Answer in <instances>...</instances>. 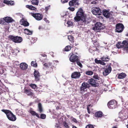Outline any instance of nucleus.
I'll return each mask as SVG.
<instances>
[{
    "mask_svg": "<svg viewBox=\"0 0 128 128\" xmlns=\"http://www.w3.org/2000/svg\"><path fill=\"white\" fill-rule=\"evenodd\" d=\"M74 19L76 22H78V24L79 25L84 26L85 25L89 23L87 18L86 15L84 14L81 8L78 10Z\"/></svg>",
    "mask_w": 128,
    "mask_h": 128,
    "instance_id": "obj_1",
    "label": "nucleus"
},
{
    "mask_svg": "<svg viewBox=\"0 0 128 128\" xmlns=\"http://www.w3.org/2000/svg\"><path fill=\"white\" fill-rule=\"evenodd\" d=\"M1 111L6 114L7 117L10 120L14 121L16 120V116L10 111L4 109H2Z\"/></svg>",
    "mask_w": 128,
    "mask_h": 128,
    "instance_id": "obj_2",
    "label": "nucleus"
},
{
    "mask_svg": "<svg viewBox=\"0 0 128 128\" xmlns=\"http://www.w3.org/2000/svg\"><path fill=\"white\" fill-rule=\"evenodd\" d=\"M8 38L10 40H12L14 42L16 43H20L22 40V37L18 36H15L12 35H10Z\"/></svg>",
    "mask_w": 128,
    "mask_h": 128,
    "instance_id": "obj_3",
    "label": "nucleus"
},
{
    "mask_svg": "<svg viewBox=\"0 0 128 128\" xmlns=\"http://www.w3.org/2000/svg\"><path fill=\"white\" fill-rule=\"evenodd\" d=\"M117 102L114 100H112L108 102V107L110 109L114 108L117 106Z\"/></svg>",
    "mask_w": 128,
    "mask_h": 128,
    "instance_id": "obj_4",
    "label": "nucleus"
},
{
    "mask_svg": "<svg viewBox=\"0 0 128 128\" xmlns=\"http://www.w3.org/2000/svg\"><path fill=\"white\" fill-rule=\"evenodd\" d=\"M92 12L94 15H100L102 12L101 10L98 7H94L92 8Z\"/></svg>",
    "mask_w": 128,
    "mask_h": 128,
    "instance_id": "obj_5",
    "label": "nucleus"
},
{
    "mask_svg": "<svg viewBox=\"0 0 128 128\" xmlns=\"http://www.w3.org/2000/svg\"><path fill=\"white\" fill-rule=\"evenodd\" d=\"M31 15L38 20H42L43 18L42 14L39 13H31Z\"/></svg>",
    "mask_w": 128,
    "mask_h": 128,
    "instance_id": "obj_6",
    "label": "nucleus"
},
{
    "mask_svg": "<svg viewBox=\"0 0 128 128\" xmlns=\"http://www.w3.org/2000/svg\"><path fill=\"white\" fill-rule=\"evenodd\" d=\"M112 71V68L110 66H106V68L104 69L103 72V75L106 76L109 74Z\"/></svg>",
    "mask_w": 128,
    "mask_h": 128,
    "instance_id": "obj_7",
    "label": "nucleus"
},
{
    "mask_svg": "<svg viewBox=\"0 0 128 128\" xmlns=\"http://www.w3.org/2000/svg\"><path fill=\"white\" fill-rule=\"evenodd\" d=\"M124 26L123 24L122 23H118L117 24L116 26V31L118 32H122L124 29Z\"/></svg>",
    "mask_w": 128,
    "mask_h": 128,
    "instance_id": "obj_8",
    "label": "nucleus"
},
{
    "mask_svg": "<svg viewBox=\"0 0 128 128\" xmlns=\"http://www.w3.org/2000/svg\"><path fill=\"white\" fill-rule=\"evenodd\" d=\"M96 80H95L92 78H91L88 80V82L89 84L91 85L92 86L97 87L98 86V84L96 82Z\"/></svg>",
    "mask_w": 128,
    "mask_h": 128,
    "instance_id": "obj_9",
    "label": "nucleus"
},
{
    "mask_svg": "<svg viewBox=\"0 0 128 128\" xmlns=\"http://www.w3.org/2000/svg\"><path fill=\"white\" fill-rule=\"evenodd\" d=\"M90 87V85L88 84L87 83L84 82H83L81 86L80 89L81 91H84L85 89L86 88H88Z\"/></svg>",
    "mask_w": 128,
    "mask_h": 128,
    "instance_id": "obj_10",
    "label": "nucleus"
},
{
    "mask_svg": "<svg viewBox=\"0 0 128 128\" xmlns=\"http://www.w3.org/2000/svg\"><path fill=\"white\" fill-rule=\"evenodd\" d=\"M34 75L35 78V80L36 81H39L40 74L37 70H35L34 73Z\"/></svg>",
    "mask_w": 128,
    "mask_h": 128,
    "instance_id": "obj_11",
    "label": "nucleus"
},
{
    "mask_svg": "<svg viewBox=\"0 0 128 128\" xmlns=\"http://www.w3.org/2000/svg\"><path fill=\"white\" fill-rule=\"evenodd\" d=\"M78 0H72L70 1L69 3V5L70 6H74L77 7L79 4L78 3Z\"/></svg>",
    "mask_w": 128,
    "mask_h": 128,
    "instance_id": "obj_12",
    "label": "nucleus"
},
{
    "mask_svg": "<svg viewBox=\"0 0 128 128\" xmlns=\"http://www.w3.org/2000/svg\"><path fill=\"white\" fill-rule=\"evenodd\" d=\"M70 61L72 62H74L78 61V57L74 54H72L69 58Z\"/></svg>",
    "mask_w": 128,
    "mask_h": 128,
    "instance_id": "obj_13",
    "label": "nucleus"
},
{
    "mask_svg": "<svg viewBox=\"0 0 128 128\" xmlns=\"http://www.w3.org/2000/svg\"><path fill=\"white\" fill-rule=\"evenodd\" d=\"M102 24L100 22H97L92 28V29L95 30H100L102 29Z\"/></svg>",
    "mask_w": 128,
    "mask_h": 128,
    "instance_id": "obj_14",
    "label": "nucleus"
},
{
    "mask_svg": "<svg viewBox=\"0 0 128 128\" xmlns=\"http://www.w3.org/2000/svg\"><path fill=\"white\" fill-rule=\"evenodd\" d=\"M24 93L27 94L28 96H34V94L31 92V89L24 88Z\"/></svg>",
    "mask_w": 128,
    "mask_h": 128,
    "instance_id": "obj_15",
    "label": "nucleus"
},
{
    "mask_svg": "<svg viewBox=\"0 0 128 128\" xmlns=\"http://www.w3.org/2000/svg\"><path fill=\"white\" fill-rule=\"evenodd\" d=\"M81 74L79 72H76L72 73L71 75V78H79Z\"/></svg>",
    "mask_w": 128,
    "mask_h": 128,
    "instance_id": "obj_16",
    "label": "nucleus"
},
{
    "mask_svg": "<svg viewBox=\"0 0 128 128\" xmlns=\"http://www.w3.org/2000/svg\"><path fill=\"white\" fill-rule=\"evenodd\" d=\"M102 14L104 16L107 18H109L112 15L109 11L106 10H103Z\"/></svg>",
    "mask_w": 128,
    "mask_h": 128,
    "instance_id": "obj_17",
    "label": "nucleus"
},
{
    "mask_svg": "<svg viewBox=\"0 0 128 128\" xmlns=\"http://www.w3.org/2000/svg\"><path fill=\"white\" fill-rule=\"evenodd\" d=\"M33 109L31 108L28 110V112L30 113L33 116H36L38 118H40V116L35 111L32 110Z\"/></svg>",
    "mask_w": 128,
    "mask_h": 128,
    "instance_id": "obj_18",
    "label": "nucleus"
},
{
    "mask_svg": "<svg viewBox=\"0 0 128 128\" xmlns=\"http://www.w3.org/2000/svg\"><path fill=\"white\" fill-rule=\"evenodd\" d=\"M70 124V122L68 119L66 120L65 121L63 122L62 123L63 125L66 128H70L69 125Z\"/></svg>",
    "mask_w": 128,
    "mask_h": 128,
    "instance_id": "obj_19",
    "label": "nucleus"
},
{
    "mask_svg": "<svg viewBox=\"0 0 128 128\" xmlns=\"http://www.w3.org/2000/svg\"><path fill=\"white\" fill-rule=\"evenodd\" d=\"M123 46V48L124 49L126 50H128V41L126 40H124L122 43Z\"/></svg>",
    "mask_w": 128,
    "mask_h": 128,
    "instance_id": "obj_20",
    "label": "nucleus"
},
{
    "mask_svg": "<svg viewBox=\"0 0 128 128\" xmlns=\"http://www.w3.org/2000/svg\"><path fill=\"white\" fill-rule=\"evenodd\" d=\"M20 67L22 70H25L27 68L28 65L26 63L23 62L20 64Z\"/></svg>",
    "mask_w": 128,
    "mask_h": 128,
    "instance_id": "obj_21",
    "label": "nucleus"
},
{
    "mask_svg": "<svg viewBox=\"0 0 128 128\" xmlns=\"http://www.w3.org/2000/svg\"><path fill=\"white\" fill-rule=\"evenodd\" d=\"M6 22L11 23L14 21V20L11 17L6 16L4 17Z\"/></svg>",
    "mask_w": 128,
    "mask_h": 128,
    "instance_id": "obj_22",
    "label": "nucleus"
},
{
    "mask_svg": "<svg viewBox=\"0 0 128 128\" xmlns=\"http://www.w3.org/2000/svg\"><path fill=\"white\" fill-rule=\"evenodd\" d=\"M103 115V113L101 111H98L96 112L94 115L96 117L100 118L102 117Z\"/></svg>",
    "mask_w": 128,
    "mask_h": 128,
    "instance_id": "obj_23",
    "label": "nucleus"
},
{
    "mask_svg": "<svg viewBox=\"0 0 128 128\" xmlns=\"http://www.w3.org/2000/svg\"><path fill=\"white\" fill-rule=\"evenodd\" d=\"M126 76V74L125 73H122L118 74V78L119 79H123L125 78Z\"/></svg>",
    "mask_w": 128,
    "mask_h": 128,
    "instance_id": "obj_24",
    "label": "nucleus"
},
{
    "mask_svg": "<svg viewBox=\"0 0 128 128\" xmlns=\"http://www.w3.org/2000/svg\"><path fill=\"white\" fill-rule=\"evenodd\" d=\"M38 111L41 113L43 111V108L42 104L40 103H39L38 105Z\"/></svg>",
    "mask_w": 128,
    "mask_h": 128,
    "instance_id": "obj_25",
    "label": "nucleus"
},
{
    "mask_svg": "<svg viewBox=\"0 0 128 128\" xmlns=\"http://www.w3.org/2000/svg\"><path fill=\"white\" fill-rule=\"evenodd\" d=\"M24 33L26 34L32 35V32L30 31L29 30L25 29L24 30Z\"/></svg>",
    "mask_w": 128,
    "mask_h": 128,
    "instance_id": "obj_26",
    "label": "nucleus"
},
{
    "mask_svg": "<svg viewBox=\"0 0 128 128\" xmlns=\"http://www.w3.org/2000/svg\"><path fill=\"white\" fill-rule=\"evenodd\" d=\"M116 47L118 48H123L124 46L120 42H118L116 45Z\"/></svg>",
    "mask_w": 128,
    "mask_h": 128,
    "instance_id": "obj_27",
    "label": "nucleus"
},
{
    "mask_svg": "<svg viewBox=\"0 0 128 128\" xmlns=\"http://www.w3.org/2000/svg\"><path fill=\"white\" fill-rule=\"evenodd\" d=\"M100 59L104 62H108L110 60V58H108V56L107 57L103 56Z\"/></svg>",
    "mask_w": 128,
    "mask_h": 128,
    "instance_id": "obj_28",
    "label": "nucleus"
},
{
    "mask_svg": "<svg viewBox=\"0 0 128 128\" xmlns=\"http://www.w3.org/2000/svg\"><path fill=\"white\" fill-rule=\"evenodd\" d=\"M22 25H23L24 26H29V24L28 22L26 20H23L22 21Z\"/></svg>",
    "mask_w": 128,
    "mask_h": 128,
    "instance_id": "obj_29",
    "label": "nucleus"
},
{
    "mask_svg": "<svg viewBox=\"0 0 128 128\" xmlns=\"http://www.w3.org/2000/svg\"><path fill=\"white\" fill-rule=\"evenodd\" d=\"M26 8L31 10H35L36 9L35 7L32 5H27L26 6Z\"/></svg>",
    "mask_w": 128,
    "mask_h": 128,
    "instance_id": "obj_30",
    "label": "nucleus"
},
{
    "mask_svg": "<svg viewBox=\"0 0 128 128\" xmlns=\"http://www.w3.org/2000/svg\"><path fill=\"white\" fill-rule=\"evenodd\" d=\"M72 48L70 46L68 45L63 50H64V51H68L70 50L71 48Z\"/></svg>",
    "mask_w": 128,
    "mask_h": 128,
    "instance_id": "obj_31",
    "label": "nucleus"
},
{
    "mask_svg": "<svg viewBox=\"0 0 128 128\" xmlns=\"http://www.w3.org/2000/svg\"><path fill=\"white\" fill-rule=\"evenodd\" d=\"M0 24L4 25H6V22L5 21L4 18H3L0 19Z\"/></svg>",
    "mask_w": 128,
    "mask_h": 128,
    "instance_id": "obj_32",
    "label": "nucleus"
},
{
    "mask_svg": "<svg viewBox=\"0 0 128 128\" xmlns=\"http://www.w3.org/2000/svg\"><path fill=\"white\" fill-rule=\"evenodd\" d=\"M31 2L32 4L38 5L39 1L38 0H32Z\"/></svg>",
    "mask_w": 128,
    "mask_h": 128,
    "instance_id": "obj_33",
    "label": "nucleus"
},
{
    "mask_svg": "<svg viewBox=\"0 0 128 128\" xmlns=\"http://www.w3.org/2000/svg\"><path fill=\"white\" fill-rule=\"evenodd\" d=\"M68 39L72 42H74V37L72 36H68Z\"/></svg>",
    "mask_w": 128,
    "mask_h": 128,
    "instance_id": "obj_34",
    "label": "nucleus"
},
{
    "mask_svg": "<svg viewBox=\"0 0 128 128\" xmlns=\"http://www.w3.org/2000/svg\"><path fill=\"white\" fill-rule=\"evenodd\" d=\"M31 64L32 66L34 67H36L37 66V64L36 62L32 61V62Z\"/></svg>",
    "mask_w": 128,
    "mask_h": 128,
    "instance_id": "obj_35",
    "label": "nucleus"
},
{
    "mask_svg": "<svg viewBox=\"0 0 128 128\" xmlns=\"http://www.w3.org/2000/svg\"><path fill=\"white\" fill-rule=\"evenodd\" d=\"M93 72L91 71H87L86 72L85 74L89 75H92L93 74Z\"/></svg>",
    "mask_w": 128,
    "mask_h": 128,
    "instance_id": "obj_36",
    "label": "nucleus"
},
{
    "mask_svg": "<svg viewBox=\"0 0 128 128\" xmlns=\"http://www.w3.org/2000/svg\"><path fill=\"white\" fill-rule=\"evenodd\" d=\"M29 86L30 87L32 88L33 89H35L36 87V85L31 84L29 85Z\"/></svg>",
    "mask_w": 128,
    "mask_h": 128,
    "instance_id": "obj_37",
    "label": "nucleus"
},
{
    "mask_svg": "<svg viewBox=\"0 0 128 128\" xmlns=\"http://www.w3.org/2000/svg\"><path fill=\"white\" fill-rule=\"evenodd\" d=\"M46 115L44 114H40V118L42 119H44L46 118Z\"/></svg>",
    "mask_w": 128,
    "mask_h": 128,
    "instance_id": "obj_38",
    "label": "nucleus"
},
{
    "mask_svg": "<svg viewBox=\"0 0 128 128\" xmlns=\"http://www.w3.org/2000/svg\"><path fill=\"white\" fill-rule=\"evenodd\" d=\"M68 26H70L73 25V23L71 21H68L67 22Z\"/></svg>",
    "mask_w": 128,
    "mask_h": 128,
    "instance_id": "obj_39",
    "label": "nucleus"
},
{
    "mask_svg": "<svg viewBox=\"0 0 128 128\" xmlns=\"http://www.w3.org/2000/svg\"><path fill=\"white\" fill-rule=\"evenodd\" d=\"M86 128H94V127L93 125L88 124L86 126Z\"/></svg>",
    "mask_w": 128,
    "mask_h": 128,
    "instance_id": "obj_40",
    "label": "nucleus"
},
{
    "mask_svg": "<svg viewBox=\"0 0 128 128\" xmlns=\"http://www.w3.org/2000/svg\"><path fill=\"white\" fill-rule=\"evenodd\" d=\"M93 78L95 79L98 80H100V78L99 77L98 75L97 74H94V75L93 76Z\"/></svg>",
    "mask_w": 128,
    "mask_h": 128,
    "instance_id": "obj_41",
    "label": "nucleus"
},
{
    "mask_svg": "<svg viewBox=\"0 0 128 128\" xmlns=\"http://www.w3.org/2000/svg\"><path fill=\"white\" fill-rule=\"evenodd\" d=\"M95 62L97 64H100V62L102 60H97V58H96L95 59Z\"/></svg>",
    "mask_w": 128,
    "mask_h": 128,
    "instance_id": "obj_42",
    "label": "nucleus"
},
{
    "mask_svg": "<svg viewBox=\"0 0 128 128\" xmlns=\"http://www.w3.org/2000/svg\"><path fill=\"white\" fill-rule=\"evenodd\" d=\"M89 95V94L88 93H86L84 95V98H86L88 97Z\"/></svg>",
    "mask_w": 128,
    "mask_h": 128,
    "instance_id": "obj_43",
    "label": "nucleus"
},
{
    "mask_svg": "<svg viewBox=\"0 0 128 128\" xmlns=\"http://www.w3.org/2000/svg\"><path fill=\"white\" fill-rule=\"evenodd\" d=\"M9 1L6 0H4L3 1V2L4 4H6L8 5H9V2H10Z\"/></svg>",
    "mask_w": 128,
    "mask_h": 128,
    "instance_id": "obj_44",
    "label": "nucleus"
},
{
    "mask_svg": "<svg viewBox=\"0 0 128 128\" xmlns=\"http://www.w3.org/2000/svg\"><path fill=\"white\" fill-rule=\"evenodd\" d=\"M92 50H93V51H98V48L94 46L92 48Z\"/></svg>",
    "mask_w": 128,
    "mask_h": 128,
    "instance_id": "obj_45",
    "label": "nucleus"
},
{
    "mask_svg": "<svg viewBox=\"0 0 128 128\" xmlns=\"http://www.w3.org/2000/svg\"><path fill=\"white\" fill-rule=\"evenodd\" d=\"M76 62H77V64L78 66L81 67H82V65L80 62L77 61Z\"/></svg>",
    "mask_w": 128,
    "mask_h": 128,
    "instance_id": "obj_46",
    "label": "nucleus"
},
{
    "mask_svg": "<svg viewBox=\"0 0 128 128\" xmlns=\"http://www.w3.org/2000/svg\"><path fill=\"white\" fill-rule=\"evenodd\" d=\"M68 9L70 10L72 12L74 11L75 10L74 8L71 7H69Z\"/></svg>",
    "mask_w": 128,
    "mask_h": 128,
    "instance_id": "obj_47",
    "label": "nucleus"
},
{
    "mask_svg": "<svg viewBox=\"0 0 128 128\" xmlns=\"http://www.w3.org/2000/svg\"><path fill=\"white\" fill-rule=\"evenodd\" d=\"M72 120L76 123H77L78 122V121L77 120H76V118H73L72 119Z\"/></svg>",
    "mask_w": 128,
    "mask_h": 128,
    "instance_id": "obj_48",
    "label": "nucleus"
},
{
    "mask_svg": "<svg viewBox=\"0 0 128 128\" xmlns=\"http://www.w3.org/2000/svg\"><path fill=\"white\" fill-rule=\"evenodd\" d=\"M87 106V108L88 112L89 114H90V110L89 108L88 107L89 106Z\"/></svg>",
    "mask_w": 128,
    "mask_h": 128,
    "instance_id": "obj_49",
    "label": "nucleus"
},
{
    "mask_svg": "<svg viewBox=\"0 0 128 128\" xmlns=\"http://www.w3.org/2000/svg\"><path fill=\"white\" fill-rule=\"evenodd\" d=\"M9 2H9V5H13L14 3V1L10 0Z\"/></svg>",
    "mask_w": 128,
    "mask_h": 128,
    "instance_id": "obj_50",
    "label": "nucleus"
},
{
    "mask_svg": "<svg viewBox=\"0 0 128 128\" xmlns=\"http://www.w3.org/2000/svg\"><path fill=\"white\" fill-rule=\"evenodd\" d=\"M68 0H61V2L62 3H64L68 2Z\"/></svg>",
    "mask_w": 128,
    "mask_h": 128,
    "instance_id": "obj_51",
    "label": "nucleus"
},
{
    "mask_svg": "<svg viewBox=\"0 0 128 128\" xmlns=\"http://www.w3.org/2000/svg\"><path fill=\"white\" fill-rule=\"evenodd\" d=\"M44 21H45L47 23H49V21L47 19V18H44Z\"/></svg>",
    "mask_w": 128,
    "mask_h": 128,
    "instance_id": "obj_52",
    "label": "nucleus"
},
{
    "mask_svg": "<svg viewBox=\"0 0 128 128\" xmlns=\"http://www.w3.org/2000/svg\"><path fill=\"white\" fill-rule=\"evenodd\" d=\"M54 66H52L50 68V72H51L53 71V68H54Z\"/></svg>",
    "mask_w": 128,
    "mask_h": 128,
    "instance_id": "obj_53",
    "label": "nucleus"
},
{
    "mask_svg": "<svg viewBox=\"0 0 128 128\" xmlns=\"http://www.w3.org/2000/svg\"><path fill=\"white\" fill-rule=\"evenodd\" d=\"M100 64L102 65H106V64L102 60L101 61Z\"/></svg>",
    "mask_w": 128,
    "mask_h": 128,
    "instance_id": "obj_54",
    "label": "nucleus"
},
{
    "mask_svg": "<svg viewBox=\"0 0 128 128\" xmlns=\"http://www.w3.org/2000/svg\"><path fill=\"white\" fill-rule=\"evenodd\" d=\"M96 2L95 1H94L91 2V4H96Z\"/></svg>",
    "mask_w": 128,
    "mask_h": 128,
    "instance_id": "obj_55",
    "label": "nucleus"
},
{
    "mask_svg": "<svg viewBox=\"0 0 128 128\" xmlns=\"http://www.w3.org/2000/svg\"><path fill=\"white\" fill-rule=\"evenodd\" d=\"M44 65L46 67H47L48 66V64L46 63H44Z\"/></svg>",
    "mask_w": 128,
    "mask_h": 128,
    "instance_id": "obj_56",
    "label": "nucleus"
},
{
    "mask_svg": "<svg viewBox=\"0 0 128 128\" xmlns=\"http://www.w3.org/2000/svg\"><path fill=\"white\" fill-rule=\"evenodd\" d=\"M49 9V7L48 6H46L45 8V9L46 11H47Z\"/></svg>",
    "mask_w": 128,
    "mask_h": 128,
    "instance_id": "obj_57",
    "label": "nucleus"
},
{
    "mask_svg": "<svg viewBox=\"0 0 128 128\" xmlns=\"http://www.w3.org/2000/svg\"><path fill=\"white\" fill-rule=\"evenodd\" d=\"M41 56H43V57H46V54H41Z\"/></svg>",
    "mask_w": 128,
    "mask_h": 128,
    "instance_id": "obj_58",
    "label": "nucleus"
},
{
    "mask_svg": "<svg viewBox=\"0 0 128 128\" xmlns=\"http://www.w3.org/2000/svg\"><path fill=\"white\" fill-rule=\"evenodd\" d=\"M33 104V102H30L29 103V105L30 106H31L32 105V104Z\"/></svg>",
    "mask_w": 128,
    "mask_h": 128,
    "instance_id": "obj_59",
    "label": "nucleus"
},
{
    "mask_svg": "<svg viewBox=\"0 0 128 128\" xmlns=\"http://www.w3.org/2000/svg\"><path fill=\"white\" fill-rule=\"evenodd\" d=\"M85 116L86 117H89L90 116V115L88 114H85Z\"/></svg>",
    "mask_w": 128,
    "mask_h": 128,
    "instance_id": "obj_60",
    "label": "nucleus"
},
{
    "mask_svg": "<svg viewBox=\"0 0 128 128\" xmlns=\"http://www.w3.org/2000/svg\"><path fill=\"white\" fill-rule=\"evenodd\" d=\"M67 116L68 118H70V116L69 115H67Z\"/></svg>",
    "mask_w": 128,
    "mask_h": 128,
    "instance_id": "obj_61",
    "label": "nucleus"
},
{
    "mask_svg": "<svg viewBox=\"0 0 128 128\" xmlns=\"http://www.w3.org/2000/svg\"><path fill=\"white\" fill-rule=\"evenodd\" d=\"M112 128H117L116 126H114Z\"/></svg>",
    "mask_w": 128,
    "mask_h": 128,
    "instance_id": "obj_62",
    "label": "nucleus"
},
{
    "mask_svg": "<svg viewBox=\"0 0 128 128\" xmlns=\"http://www.w3.org/2000/svg\"><path fill=\"white\" fill-rule=\"evenodd\" d=\"M126 36H128V32L126 34Z\"/></svg>",
    "mask_w": 128,
    "mask_h": 128,
    "instance_id": "obj_63",
    "label": "nucleus"
},
{
    "mask_svg": "<svg viewBox=\"0 0 128 128\" xmlns=\"http://www.w3.org/2000/svg\"><path fill=\"white\" fill-rule=\"evenodd\" d=\"M127 128H128V124L127 125Z\"/></svg>",
    "mask_w": 128,
    "mask_h": 128,
    "instance_id": "obj_64",
    "label": "nucleus"
}]
</instances>
